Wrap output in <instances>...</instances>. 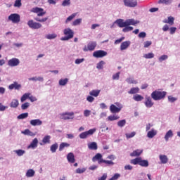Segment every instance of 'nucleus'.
Returning a JSON list of instances; mask_svg holds the SVG:
<instances>
[{
    "mask_svg": "<svg viewBox=\"0 0 180 180\" xmlns=\"http://www.w3.org/2000/svg\"><path fill=\"white\" fill-rule=\"evenodd\" d=\"M167 96L166 91L155 90L151 94V98L153 101H161Z\"/></svg>",
    "mask_w": 180,
    "mask_h": 180,
    "instance_id": "obj_1",
    "label": "nucleus"
},
{
    "mask_svg": "<svg viewBox=\"0 0 180 180\" xmlns=\"http://www.w3.org/2000/svg\"><path fill=\"white\" fill-rule=\"evenodd\" d=\"M63 34H65V37H61L60 40H62V41H67L74 37V31L70 28H66L63 30Z\"/></svg>",
    "mask_w": 180,
    "mask_h": 180,
    "instance_id": "obj_2",
    "label": "nucleus"
},
{
    "mask_svg": "<svg viewBox=\"0 0 180 180\" xmlns=\"http://www.w3.org/2000/svg\"><path fill=\"white\" fill-rule=\"evenodd\" d=\"M108 56V52L103 50L95 51L93 53V57L95 58H103V57H106Z\"/></svg>",
    "mask_w": 180,
    "mask_h": 180,
    "instance_id": "obj_3",
    "label": "nucleus"
},
{
    "mask_svg": "<svg viewBox=\"0 0 180 180\" xmlns=\"http://www.w3.org/2000/svg\"><path fill=\"white\" fill-rule=\"evenodd\" d=\"M8 20L13 23H19V22H20V15L18 13H12L8 16Z\"/></svg>",
    "mask_w": 180,
    "mask_h": 180,
    "instance_id": "obj_4",
    "label": "nucleus"
},
{
    "mask_svg": "<svg viewBox=\"0 0 180 180\" xmlns=\"http://www.w3.org/2000/svg\"><path fill=\"white\" fill-rule=\"evenodd\" d=\"M96 48V42L91 41L87 44V46H85L83 49V51H94Z\"/></svg>",
    "mask_w": 180,
    "mask_h": 180,
    "instance_id": "obj_5",
    "label": "nucleus"
},
{
    "mask_svg": "<svg viewBox=\"0 0 180 180\" xmlns=\"http://www.w3.org/2000/svg\"><path fill=\"white\" fill-rule=\"evenodd\" d=\"M95 131H96V128L91 129L87 131H84V132L81 133L79 134V137L81 139H86L89 136H92V134H94V133H95Z\"/></svg>",
    "mask_w": 180,
    "mask_h": 180,
    "instance_id": "obj_6",
    "label": "nucleus"
},
{
    "mask_svg": "<svg viewBox=\"0 0 180 180\" xmlns=\"http://www.w3.org/2000/svg\"><path fill=\"white\" fill-rule=\"evenodd\" d=\"M27 25L29 26V27H30V29H40V27H41V24H40L39 22H36L34 21H33V20H30L27 22Z\"/></svg>",
    "mask_w": 180,
    "mask_h": 180,
    "instance_id": "obj_7",
    "label": "nucleus"
},
{
    "mask_svg": "<svg viewBox=\"0 0 180 180\" xmlns=\"http://www.w3.org/2000/svg\"><path fill=\"white\" fill-rule=\"evenodd\" d=\"M32 12L33 13H37V16H44L46 15V11H44V9L39 7H35L32 9Z\"/></svg>",
    "mask_w": 180,
    "mask_h": 180,
    "instance_id": "obj_8",
    "label": "nucleus"
},
{
    "mask_svg": "<svg viewBox=\"0 0 180 180\" xmlns=\"http://www.w3.org/2000/svg\"><path fill=\"white\" fill-rule=\"evenodd\" d=\"M124 4L128 8H136L137 0H124Z\"/></svg>",
    "mask_w": 180,
    "mask_h": 180,
    "instance_id": "obj_9",
    "label": "nucleus"
},
{
    "mask_svg": "<svg viewBox=\"0 0 180 180\" xmlns=\"http://www.w3.org/2000/svg\"><path fill=\"white\" fill-rule=\"evenodd\" d=\"M19 64H20V61L15 58H13L8 61V65H9V67H17Z\"/></svg>",
    "mask_w": 180,
    "mask_h": 180,
    "instance_id": "obj_10",
    "label": "nucleus"
},
{
    "mask_svg": "<svg viewBox=\"0 0 180 180\" xmlns=\"http://www.w3.org/2000/svg\"><path fill=\"white\" fill-rule=\"evenodd\" d=\"M61 119L63 120H70V119H74V112H65L61 114Z\"/></svg>",
    "mask_w": 180,
    "mask_h": 180,
    "instance_id": "obj_11",
    "label": "nucleus"
},
{
    "mask_svg": "<svg viewBox=\"0 0 180 180\" xmlns=\"http://www.w3.org/2000/svg\"><path fill=\"white\" fill-rule=\"evenodd\" d=\"M144 103L146 108H153V105H154V102H153L151 97L148 96H146Z\"/></svg>",
    "mask_w": 180,
    "mask_h": 180,
    "instance_id": "obj_12",
    "label": "nucleus"
},
{
    "mask_svg": "<svg viewBox=\"0 0 180 180\" xmlns=\"http://www.w3.org/2000/svg\"><path fill=\"white\" fill-rule=\"evenodd\" d=\"M22 88V85L19 84L18 82H14L13 84H10L8 86V89H16L19 91Z\"/></svg>",
    "mask_w": 180,
    "mask_h": 180,
    "instance_id": "obj_13",
    "label": "nucleus"
},
{
    "mask_svg": "<svg viewBox=\"0 0 180 180\" xmlns=\"http://www.w3.org/2000/svg\"><path fill=\"white\" fill-rule=\"evenodd\" d=\"M103 160V158H102V154H101V153H96V155L94 156L92 158L93 162H96V161H98V164H102V162H101V161Z\"/></svg>",
    "mask_w": 180,
    "mask_h": 180,
    "instance_id": "obj_14",
    "label": "nucleus"
},
{
    "mask_svg": "<svg viewBox=\"0 0 180 180\" xmlns=\"http://www.w3.org/2000/svg\"><path fill=\"white\" fill-rule=\"evenodd\" d=\"M37 144H39V140L37 138H35L32 140L31 143L27 146V148H32V150H34V148H37Z\"/></svg>",
    "mask_w": 180,
    "mask_h": 180,
    "instance_id": "obj_15",
    "label": "nucleus"
},
{
    "mask_svg": "<svg viewBox=\"0 0 180 180\" xmlns=\"http://www.w3.org/2000/svg\"><path fill=\"white\" fill-rule=\"evenodd\" d=\"M130 44H131V42H130V41H125L122 42L120 45V50L122 51H123V50H127V49L130 46Z\"/></svg>",
    "mask_w": 180,
    "mask_h": 180,
    "instance_id": "obj_16",
    "label": "nucleus"
},
{
    "mask_svg": "<svg viewBox=\"0 0 180 180\" xmlns=\"http://www.w3.org/2000/svg\"><path fill=\"white\" fill-rule=\"evenodd\" d=\"M140 23V21L139 20H135L134 19H127V26H136V25H139Z\"/></svg>",
    "mask_w": 180,
    "mask_h": 180,
    "instance_id": "obj_17",
    "label": "nucleus"
},
{
    "mask_svg": "<svg viewBox=\"0 0 180 180\" xmlns=\"http://www.w3.org/2000/svg\"><path fill=\"white\" fill-rule=\"evenodd\" d=\"M110 110L111 113H119L122 110V108H117L114 104H112L110 106Z\"/></svg>",
    "mask_w": 180,
    "mask_h": 180,
    "instance_id": "obj_18",
    "label": "nucleus"
},
{
    "mask_svg": "<svg viewBox=\"0 0 180 180\" xmlns=\"http://www.w3.org/2000/svg\"><path fill=\"white\" fill-rule=\"evenodd\" d=\"M67 160L70 164H74V162H75V156L74 155V153H69L67 155Z\"/></svg>",
    "mask_w": 180,
    "mask_h": 180,
    "instance_id": "obj_19",
    "label": "nucleus"
},
{
    "mask_svg": "<svg viewBox=\"0 0 180 180\" xmlns=\"http://www.w3.org/2000/svg\"><path fill=\"white\" fill-rule=\"evenodd\" d=\"M116 23L119 27H125L127 26V20L124 21L122 19H119L116 20Z\"/></svg>",
    "mask_w": 180,
    "mask_h": 180,
    "instance_id": "obj_20",
    "label": "nucleus"
},
{
    "mask_svg": "<svg viewBox=\"0 0 180 180\" xmlns=\"http://www.w3.org/2000/svg\"><path fill=\"white\" fill-rule=\"evenodd\" d=\"M31 126H41L43 122L40 119L32 120L30 121Z\"/></svg>",
    "mask_w": 180,
    "mask_h": 180,
    "instance_id": "obj_21",
    "label": "nucleus"
},
{
    "mask_svg": "<svg viewBox=\"0 0 180 180\" xmlns=\"http://www.w3.org/2000/svg\"><path fill=\"white\" fill-rule=\"evenodd\" d=\"M143 153V150H141L140 149H137L136 150H134L132 153H130L131 157H140L141 155V153Z\"/></svg>",
    "mask_w": 180,
    "mask_h": 180,
    "instance_id": "obj_22",
    "label": "nucleus"
},
{
    "mask_svg": "<svg viewBox=\"0 0 180 180\" xmlns=\"http://www.w3.org/2000/svg\"><path fill=\"white\" fill-rule=\"evenodd\" d=\"M155 136H157V131L154 129H152L147 134V137H148V139H153Z\"/></svg>",
    "mask_w": 180,
    "mask_h": 180,
    "instance_id": "obj_23",
    "label": "nucleus"
},
{
    "mask_svg": "<svg viewBox=\"0 0 180 180\" xmlns=\"http://www.w3.org/2000/svg\"><path fill=\"white\" fill-rule=\"evenodd\" d=\"M88 148L89 150H98V144L96 142H91L88 144Z\"/></svg>",
    "mask_w": 180,
    "mask_h": 180,
    "instance_id": "obj_24",
    "label": "nucleus"
},
{
    "mask_svg": "<svg viewBox=\"0 0 180 180\" xmlns=\"http://www.w3.org/2000/svg\"><path fill=\"white\" fill-rule=\"evenodd\" d=\"M174 136V133L172 132V130H169L165 136V139L166 140V141H168V140H169V138L173 137Z\"/></svg>",
    "mask_w": 180,
    "mask_h": 180,
    "instance_id": "obj_25",
    "label": "nucleus"
},
{
    "mask_svg": "<svg viewBox=\"0 0 180 180\" xmlns=\"http://www.w3.org/2000/svg\"><path fill=\"white\" fill-rule=\"evenodd\" d=\"M140 91V89L139 87H133L128 91V94L130 95H134V94H139Z\"/></svg>",
    "mask_w": 180,
    "mask_h": 180,
    "instance_id": "obj_26",
    "label": "nucleus"
},
{
    "mask_svg": "<svg viewBox=\"0 0 180 180\" xmlns=\"http://www.w3.org/2000/svg\"><path fill=\"white\" fill-rule=\"evenodd\" d=\"M35 172L33 170V169H30L27 171L26 176L27 178H32V176H34Z\"/></svg>",
    "mask_w": 180,
    "mask_h": 180,
    "instance_id": "obj_27",
    "label": "nucleus"
},
{
    "mask_svg": "<svg viewBox=\"0 0 180 180\" xmlns=\"http://www.w3.org/2000/svg\"><path fill=\"white\" fill-rule=\"evenodd\" d=\"M99 94H101V90H92L89 92V95H91V96H94L95 98L99 96Z\"/></svg>",
    "mask_w": 180,
    "mask_h": 180,
    "instance_id": "obj_28",
    "label": "nucleus"
},
{
    "mask_svg": "<svg viewBox=\"0 0 180 180\" xmlns=\"http://www.w3.org/2000/svg\"><path fill=\"white\" fill-rule=\"evenodd\" d=\"M65 147L66 148L70 147V143H65V142H62L59 146V151H63L64 150V148H65Z\"/></svg>",
    "mask_w": 180,
    "mask_h": 180,
    "instance_id": "obj_29",
    "label": "nucleus"
},
{
    "mask_svg": "<svg viewBox=\"0 0 180 180\" xmlns=\"http://www.w3.org/2000/svg\"><path fill=\"white\" fill-rule=\"evenodd\" d=\"M160 160L162 164H167V162H168V158L165 155H160Z\"/></svg>",
    "mask_w": 180,
    "mask_h": 180,
    "instance_id": "obj_30",
    "label": "nucleus"
},
{
    "mask_svg": "<svg viewBox=\"0 0 180 180\" xmlns=\"http://www.w3.org/2000/svg\"><path fill=\"white\" fill-rule=\"evenodd\" d=\"M133 99H134L136 102H141V101L144 99V97L140 94H136L133 96Z\"/></svg>",
    "mask_w": 180,
    "mask_h": 180,
    "instance_id": "obj_31",
    "label": "nucleus"
},
{
    "mask_svg": "<svg viewBox=\"0 0 180 180\" xmlns=\"http://www.w3.org/2000/svg\"><path fill=\"white\" fill-rule=\"evenodd\" d=\"M118 119H120V117L117 115H110L108 117V120L109 122H113V120H118Z\"/></svg>",
    "mask_w": 180,
    "mask_h": 180,
    "instance_id": "obj_32",
    "label": "nucleus"
},
{
    "mask_svg": "<svg viewBox=\"0 0 180 180\" xmlns=\"http://www.w3.org/2000/svg\"><path fill=\"white\" fill-rule=\"evenodd\" d=\"M67 84H68V78L60 79L59 80V85H60V86H64L67 85Z\"/></svg>",
    "mask_w": 180,
    "mask_h": 180,
    "instance_id": "obj_33",
    "label": "nucleus"
},
{
    "mask_svg": "<svg viewBox=\"0 0 180 180\" xmlns=\"http://www.w3.org/2000/svg\"><path fill=\"white\" fill-rule=\"evenodd\" d=\"M139 165H140L141 167H148V160H143V159H141V160H140V162H139Z\"/></svg>",
    "mask_w": 180,
    "mask_h": 180,
    "instance_id": "obj_34",
    "label": "nucleus"
},
{
    "mask_svg": "<svg viewBox=\"0 0 180 180\" xmlns=\"http://www.w3.org/2000/svg\"><path fill=\"white\" fill-rule=\"evenodd\" d=\"M11 108H18L19 106V101L16 99H13L11 104H10Z\"/></svg>",
    "mask_w": 180,
    "mask_h": 180,
    "instance_id": "obj_35",
    "label": "nucleus"
},
{
    "mask_svg": "<svg viewBox=\"0 0 180 180\" xmlns=\"http://www.w3.org/2000/svg\"><path fill=\"white\" fill-rule=\"evenodd\" d=\"M141 160V158H136L135 159H132L131 160V163L133 164L134 165H137V164H139V165H140V161Z\"/></svg>",
    "mask_w": 180,
    "mask_h": 180,
    "instance_id": "obj_36",
    "label": "nucleus"
},
{
    "mask_svg": "<svg viewBox=\"0 0 180 180\" xmlns=\"http://www.w3.org/2000/svg\"><path fill=\"white\" fill-rule=\"evenodd\" d=\"M14 153H15V154H17L18 157H22V155H23L26 153V151L22 149H18V150H14Z\"/></svg>",
    "mask_w": 180,
    "mask_h": 180,
    "instance_id": "obj_37",
    "label": "nucleus"
},
{
    "mask_svg": "<svg viewBox=\"0 0 180 180\" xmlns=\"http://www.w3.org/2000/svg\"><path fill=\"white\" fill-rule=\"evenodd\" d=\"M50 139H51V136L46 135L44 137V139H42V143L43 144H47L49 143H50Z\"/></svg>",
    "mask_w": 180,
    "mask_h": 180,
    "instance_id": "obj_38",
    "label": "nucleus"
},
{
    "mask_svg": "<svg viewBox=\"0 0 180 180\" xmlns=\"http://www.w3.org/2000/svg\"><path fill=\"white\" fill-rule=\"evenodd\" d=\"M105 61L101 60L98 63H97L96 68L98 70H103V65H105Z\"/></svg>",
    "mask_w": 180,
    "mask_h": 180,
    "instance_id": "obj_39",
    "label": "nucleus"
},
{
    "mask_svg": "<svg viewBox=\"0 0 180 180\" xmlns=\"http://www.w3.org/2000/svg\"><path fill=\"white\" fill-rule=\"evenodd\" d=\"M58 148V143H56L51 146V153H56Z\"/></svg>",
    "mask_w": 180,
    "mask_h": 180,
    "instance_id": "obj_40",
    "label": "nucleus"
},
{
    "mask_svg": "<svg viewBox=\"0 0 180 180\" xmlns=\"http://www.w3.org/2000/svg\"><path fill=\"white\" fill-rule=\"evenodd\" d=\"M29 96H30V93H25L24 95L21 97V102H25L26 99H29Z\"/></svg>",
    "mask_w": 180,
    "mask_h": 180,
    "instance_id": "obj_41",
    "label": "nucleus"
},
{
    "mask_svg": "<svg viewBox=\"0 0 180 180\" xmlns=\"http://www.w3.org/2000/svg\"><path fill=\"white\" fill-rule=\"evenodd\" d=\"M100 162H101V164L104 163L106 164V165H113L115 163L113 162V161L111 160H102L101 161H100Z\"/></svg>",
    "mask_w": 180,
    "mask_h": 180,
    "instance_id": "obj_42",
    "label": "nucleus"
},
{
    "mask_svg": "<svg viewBox=\"0 0 180 180\" xmlns=\"http://www.w3.org/2000/svg\"><path fill=\"white\" fill-rule=\"evenodd\" d=\"M158 4H165V5H169L172 4V0H159Z\"/></svg>",
    "mask_w": 180,
    "mask_h": 180,
    "instance_id": "obj_43",
    "label": "nucleus"
},
{
    "mask_svg": "<svg viewBox=\"0 0 180 180\" xmlns=\"http://www.w3.org/2000/svg\"><path fill=\"white\" fill-rule=\"evenodd\" d=\"M46 39H48V40H51L53 39H56V37H57V34H49L46 35Z\"/></svg>",
    "mask_w": 180,
    "mask_h": 180,
    "instance_id": "obj_44",
    "label": "nucleus"
},
{
    "mask_svg": "<svg viewBox=\"0 0 180 180\" xmlns=\"http://www.w3.org/2000/svg\"><path fill=\"white\" fill-rule=\"evenodd\" d=\"M77 16V13H72L71 15H70L65 20V23H68V22H71L74 18Z\"/></svg>",
    "mask_w": 180,
    "mask_h": 180,
    "instance_id": "obj_45",
    "label": "nucleus"
},
{
    "mask_svg": "<svg viewBox=\"0 0 180 180\" xmlns=\"http://www.w3.org/2000/svg\"><path fill=\"white\" fill-rule=\"evenodd\" d=\"M82 22V18L76 19L75 21H73L72 26H78V25H80Z\"/></svg>",
    "mask_w": 180,
    "mask_h": 180,
    "instance_id": "obj_46",
    "label": "nucleus"
},
{
    "mask_svg": "<svg viewBox=\"0 0 180 180\" xmlns=\"http://www.w3.org/2000/svg\"><path fill=\"white\" fill-rule=\"evenodd\" d=\"M131 30H133V27H130L129 25L122 29V32H124V33H127V32H131Z\"/></svg>",
    "mask_w": 180,
    "mask_h": 180,
    "instance_id": "obj_47",
    "label": "nucleus"
},
{
    "mask_svg": "<svg viewBox=\"0 0 180 180\" xmlns=\"http://www.w3.org/2000/svg\"><path fill=\"white\" fill-rule=\"evenodd\" d=\"M126 81H127V82L128 84H137V80H134V79L133 78H131V77L127 78V79H126Z\"/></svg>",
    "mask_w": 180,
    "mask_h": 180,
    "instance_id": "obj_48",
    "label": "nucleus"
},
{
    "mask_svg": "<svg viewBox=\"0 0 180 180\" xmlns=\"http://www.w3.org/2000/svg\"><path fill=\"white\" fill-rule=\"evenodd\" d=\"M126 125V120H120L118 122H117V126L119 127H123L124 126Z\"/></svg>",
    "mask_w": 180,
    "mask_h": 180,
    "instance_id": "obj_49",
    "label": "nucleus"
},
{
    "mask_svg": "<svg viewBox=\"0 0 180 180\" xmlns=\"http://www.w3.org/2000/svg\"><path fill=\"white\" fill-rule=\"evenodd\" d=\"M29 116V113L25 112L22 113L20 115L18 116V119H26Z\"/></svg>",
    "mask_w": 180,
    "mask_h": 180,
    "instance_id": "obj_50",
    "label": "nucleus"
},
{
    "mask_svg": "<svg viewBox=\"0 0 180 180\" xmlns=\"http://www.w3.org/2000/svg\"><path fill=\"white\" fill-rule=\"evenodd\" d=\"M15 8H20L22 6V0H16L14 4Z\"/></svg>",
    "mask_w": 180,
    "mask_h": 180,
    "instance_id": "obj_51",
    "label": "nucleus"
},
{
    "mask_svg": "<svg viewBox=\"0 0 180 180\" xmlns=\"http://www.w3.org/2000/svg\"><path fill=\"white\" fill-rule=\"evenodd\" d=\"M174 20H175V18H174V17H168V21L165 22V23H169V25H171V26H172V25H174Z\"/></svg>",
    "mask_w": 180,
    "mask_h": 180,
    "instance_id": "obj_52",
    "label": "nucleus"
},
{
    "mask_svg": "<svg viewBox=\"0 0 180 180\" xmlns=\"http://www.w3.org/2000/svg\"><path fill=\"white\" fill-rule=\"evenodd\" d=\"M144 58H154V53H149L143 55Z\"/></svg>",
    "mask_w": 180,
    "mask_h": 180,
    "instance_id": "obj_53",
    "label": "nucleus"
},
{
    "mask_svg": "<svg viewBox=\"0 0 180 180\" xmlns=\"http://www.w3.org/2000/svg\"><path fill=\"white\" fill-rule=\"evenodd\" d=\"M29 106H30V103H25L22 104L21 109H22V110H26V109H27V108H29Z\"/></svg>",
    "mask_w": 180,
    "mask_h": 180,
    "instance_id": "obj_54",
    "label": "nucleus"
},
{
    "mask_svg": "<svg viewBox=\"0 0 180 180\" xmlns=\"http://www.w3.org/2000/svg\"><path fill=\"white\" fill-rule=\"evenodd\" d=\"M120 78V72H118L112 75V79L118 80Z\"/></svg>",
    "mask_w": 180,
    "mask_h": 180,
    "instance_id": "obj_55",
    "label": "nucleus"
},
{
    "mask_svg": "<svg viewBox=\"0 0 180 180\" xmlns=\"http://www.w3.org/2000/svg\"><path fill=\"white\" fill-rule=\"evenodd\" d=\"M71 5L70 0H64L62 3V6H68Z\"/></svg>",
    "mask_w": 180,
    "mask_h": 180,
    "instance_id": "obj_56",
    "label": "nucleus"
},
{
    "mask_svg": "<svg viewBox=\"0 0 180 180\" xmlns=\"http://www.w3.org/2000/svg\"><path fill=\"white\" fill-rule=\"evenodd\" d=\"M86 171V169L85 168H78L76 169V174H84Z\"/></svg>",
    "mask_w": 180,
    "mask_h": 180,
    "instance_id": "obj_57",
    "label": "nucleus"
},
{
    "mask_svg": "<svg viewBox=\"0 0 180 180\" xmlns=\"http://www.w3.org/2000/svg\"><path fill=\"white\" fill-rule=\"evenodd\" d=\"M127 139H131L133 137H134V136H136V132L133 131L131 134H125Z\"/></svg>",
    "mask_w": 180,
    "mask_h": 180,
    "instance_id": "obj_58",
    "label": "nucleus"
},
{
    "mask_svg": "<svg viewBox=\"0 0 180 180\" xmlns=\"http://www.w3.org/2000/svg\"><path fill=\"white\" fill-rule=\"evenodd\" d=\"M167 59H168V56H167V55H162V56H160V57L159 58V61H160V63H162V61H164V60H167Z\"/></svg>",
    "mask_w": 180,
    "mask_h": 180,
    "instance_id": "obj_59",
    "label": "nucleus"
},
{
    "mask_svg": "<svg viewBox=\"0 0 180 180\" xmlns=\"http://www.w3.org/2000/svg\"><path fill=\"white\" fill-rule=\"evenodd\" d=\"M49 20V18H44L42 19H40L39 18H35V20L37 22H41V23H43L44 22H46V20Z\"/></svg>",
    "mask_w": 180,
    "mask_h": 180,
    "instance_id": "obj_60",
    "label": "nucleus"
},
{
    "mask_svg": "<svg viewBox=\"0 0 180 180\" xmlns=\"http://www.w3.org/2000/svg\"><path fill=\"white\" fill-rule=\"evenodd\" d=\"M143 44H144L143 47L145 49H147V47H150V46L151 44H153V42H151V41H146L144 42Z\"/></svg>",
    "mask_w": 180,
    "mask_h": 180,
    "instance_id": "obj_61",
    "label": "nucleus"
},
{
    "mask_svg": "<svg viewBox=\"0 0 180 180\" xmlns=\"http://www.w3.org/2000/svg\"><path fill=\"white\" fill-rule=\"evenodd\" d=\"M176 100H177V98L175 97H173L172 96H168V101H169V102H171L172 103L175 102V101H176Z\"/></svg>",
    "mask_w": 180,
    "mask_h": 180,
    "instance_id": "obj_62",
    "label": "nucleus"
},
{
    "mask_svg": "<svg viewBox=\"0 0 180 180\" xmlns=\"http://www.w3.org/2000/svg\"><path fill=\"white\" fill-rule=\"evenodd\" d=\"M8 109V106L3 105L1 103H0V112H4Z\"/></svg>",
    "mask_w": 180,
    "mask_h": 180,
    "instance_id": "obj_63",
    "label": "nucleus"
},
{
    "mask_svg": "<svg viewBox=\"0 0 180 180\" xmlns=\"http://www.w3.org/2000/svg\"><path fill=\"white\" fill-rule=\"evenodd\" d=\"M146 36H147V34L144 32H141L139 34V37L140 39H144V37H146Z\"/></svg>",
    "mask_w": 180,
    "mask_h": 180,
    "instance_id": "obj_64",
    "label": "nucleus"
}]
</instances>
